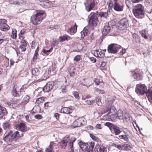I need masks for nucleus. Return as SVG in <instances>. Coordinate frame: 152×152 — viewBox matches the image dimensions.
Listing matches in <instances>:
<instances>
[{"mask_svg": "<svg viewBox=\"0 0 152 152\" xmlns=\"http://www.w3.org/2000/svg\"><path fill=\"white\" fill-rule=\"evenodd\" d=\"M73 94L75 99L78 100L80 99V97L79 96V94L77 91H74Z\"/></svg>", "mask_w": 152, "mask_h": 152, "instance_id": "obj_44", "label": "nucleus"}, {"mask_svg": "<svg viewBox=\"0 0 152 152\" xmlns=\"http://www.w3.org/2000/svg\"><path fill=\"white\" fill-rule=\"evenodd\" d=\"M146 87L145 84H138L136 85L135 91L138 94H143L146 92Z\"/></svg>", "mask_w": 152, "mask_h": 152, "instance_id": "obj_3", "label": "nucleus"}, {"mask_svg": "<svg viewBox=\"0 0 152 152\" xmlns=\"http://www.w3.org/2000/svg\"><path fill=\"white\" fill-rule=\"evenodd\" d=\"M121 46L118 45L111 44L108 46L107 51L109 53L115 54L118 52Z\"/></svg>", "mask_w": 152, "mask_h": 152, "instance_id": "obj_4", "label": "nucleus"}, {"mask_svg": "<svg viewBox=\"0 0 152 152\" xmlns=\"http://www.w3.org/2000/svg\"><path fill=\"white\" fill-rule=\"evenodd\" d=\"M95 143L94 142H91L89 143V148H91L93 149L94 145Z\"/></svg>", "mask_w": 152, "mask_h": 152, "instance_id": "obj_60", "label": "nucleus"}, {"mask_svg": "<svg viewBox=\"0 0 152 152\" xmlns=\"http://www.w3.org/2000/svg\"><path fill=\"white\" fill-rule=\"evenodd\" d=\"M113 7L115 10L118 12L123 11L124 5L122 4L118 3L117 0H113Z\"/></svg>", "mask_w": 152, "mask_h": 152, "instance_id": "obj_6", "label": "nucleus"}, {"mask_svg": "<svg viewBox=\"0 0 152 152\" xmlns=\"http://www.w3.org/2000/svg\"><path fill=\"white\" fill-rule=\"evenodd\" d=\"M14 136L15 140H16L19 138L22 137L23 136V134L21 132H20L18 131H16L14 133Z\"/></svg>", "mask_w": 152, "mask_h": 152, "instance_id": "obj_25", "label": "nucleus"}, {"mask_svg": "<svg viewBox=\"0 0 152 152\" xmlns=\"http://www.w3.org/2000/svg\"><path fill=\"white\" fill-rule=\"evenodd\" d=\"M77 29V26L76 23H75L74 26L71 27L68 29L67 32L70 34L73 35L76 32Z\"/></svg>", "mask_w": 152, "mask_h": 152, "instance_id": "obj_20", "label": "nucleus"}, {"mask_svg": "<svg viewBox=\"0 0 152 152\" xmlns=\"http://www.w3.org/2000/svg\"><path fill=\"white\" fill-rule=\"evenodd\" d=\"M90 136L94 141L96 142H98L99 141V139L93 134H90Z\"/></svg>", "mask_w": 152, "mask_h": 152, "instance_id": "obj_52", "label": "nucleus"}, {"mask_svg": "<svg viewBox=\"0 0 152 152\" xmlns=\"http://www.w3.org/2000/svg\"><path fill=\"white\" fill-rule=\"evenodd\" d=\"M84 119L81 118H79L75 121L73 123V125L74 127L80 126L81 125L84 124Z\"/></svg>", "mask_w": 152, "mask_h": 152, "instance_id": "obj_11", "label": "nucleus"}, {"mask_svg": "<svg viewBox=\"0 0 152 152\" xmlns=\"http://www.w3.org/2000/svg\"><path fill=\"white\" fill-rule=\"evenodd\" d=\"M17 31L15 29H13L12 34L11 35V37L12 39H15L17 36Z\"/></svg>", "mask_w": 152, "mask_h": 152, "instance_id": "obj_47", "label": "nucleus"}, {"mask_svg": "<svg viewBox=\"0 0 152 152\" xmlns=\"http://www.w3.org/2000/svg\"><path fill=\"white\" fill-rule=\"evenodd\" d=\"M114 146L118 148L119 150H124V149H125V147H127V145H116V144H114L113 145Z\"/></svg>", "mask_w": 152, "mask_h": 152, "instance_id": "obj_28", "label": "nucleus"}, {"mask_svg": "<svg viewBox=\"0 0 152 152\" xmlns=\"http://www.w3.org/2000/svg\"><path fill=\"white\" fill-rule=\"evenodd\" d=\"M7 113L6 108L0 105V118L3 116Z\"/></svg>", "mask_w": 152, "mask_h": 152, "instance_id": "obj_23", "label": "nucleus"}, {"mask_svg": "<svg viewBox=\"0 0 152 152\" xmlns=\"http://www.w3.org/2000/svg\"><path fill=\"white\" fill-rule=\"evenodd\" d=\"M75 140L76 138L74 137H72L70 138L68 135H66L61 141L60 144L62 147L65 148L67 144L68 143L67 146L68 148L69 152H76L74 151L73 145V143Z\"/></svg>", "mask_w": 152, "mask_h": 152, "instance_id": "obj_1", "label": "nucleus"}, {"mask_svg": "<svg viewBox=\"0 0 152 152\" xmlns=\"http://www.w3.org/2000/svg\"><path fill=\"white\" fill-rule=\"evenodd\" d=\"M79 145L82 151H86L88 145V144L83 143L81 141L79 142Z\"/></svg>", "mask_w": 152, "mask_h": 152, "instance_id": "obj_21", "label": "nucleus"}, {"mask_svg": "<svg viewBox=\"0 0 152 152\" xmlns=\"http://www.w3.org/2000/svg\"><path fill=\"white\" fill-rule=\"evenodd\" d=\"M89 59L93 63H95L96 61V59L93 57H91Z\"/></svg>", "mask_w": 152, "mask_h": 152, "instance_id": "obj_64", "label": "nucleus"}, {"mask_svg": "<svg viewBox=\"0 0 152 152\" xmlns=\"http://www.w3.org/2000/svg\"><path fill=\"white\" fill-rule=\"evenodd\" d=\"M30 99L29 97L28 96H26L24 98L22 103L24 104H26L29 101Z\"/></svg>", "mask_w": 152, "mask_h": 152, "instance_id": "obj_34", "label": "nucleus"}, {"mask_svg": "<svg viewBox=\"0 0 152 152\" xmlns=\"http://www.w3.org/2000/svg\"><path fill=\"white\" fill-rule=\"evenodd\" d=\"M88 32V31L86 28H84L83 30L81 32V38H83L84 37L87 35Z\"/></svg>", "mask_w": 152, "mask_h": 152, "instance_id": "obj_30", "label": "nucleus"}, {"mask_svg": "<svg viewBox=\"0 0 152 152\" xmlns=\"http://www.w3.org/2000/svg\"><path fill=\"white\" fill-rule=\"evenodd\" d=\"M99 15L101 17L106 18L108 16V14L107 12H100L99 13Z\"/></svg>", "mask_w": 152, "mask_h": 152, "instance_id": "obj_49", "label": "nucleus"}, {"mask_svg": "<svg viewBox=\"0 0 152 152\" xmlns=\"http://www.w3.org/2000/svg\"><path fill=\"white\" fill-rule=\"evenodd\" d=\"M54 143L53 142H51L48 148H47L45 150L46 152H53V148Z\"/></svg>", "mask_w": 152, "mask_h": 152, "instance_id": "obj_29", "label": "nucleus"}, {"mask_svg": "<svg viewBox=\"0 0 152 152\" xmlns=\"http://www.w3.org/2000/svg\"><path fill=\"white\" fill-rule=\"evenodd\" d=\"M110 27L109 26L108 23H106L104 26L103 29L102 34L104 36L106 35L110 32Z\"/></svg>", "mask_w": 152, "mask_h": 152, "instance_id": "obj_17", "label": "nucleus"}, {"mask_svg": "<svg viewBox=\"0 0 152 152\" xmlns=\"http://www.w3.org/2000/svg\"><path fill=\"white\" fill-rule=\"evenodd\" d=\"M70 75L71 76H73L75 75V69L73 67H71L69 71Z\"/></svg>", "mask_w": 152, "mask_h": 152, "instance_id": "obj_36", "label": "nucleus"}, {"mask_svg": "<svg viewBox=\"0 0 152 152\" xmlns=\"http://www.w3.org/2000/svg\"><path fill=\"white\" fill-rule=\"evenodd\" d=\"M117 118L119 119H128L129 117L127 114H123V113L121 110H118L117 112Z\"/></svg>", "mask_w": 152, "mask_h": 152, "instance_id": "obj_14", "label": "nucleus"}, {"mask_svg": "<svg viewBox=\"0 0 152 152\" xmlns=\"http://www.w3.org/2000/svg\"><path fill=\"white\" fill-rule=\"evenodd\" d=\"M104 125L109 127V128L110 129L113 127V125L111 123L109 122H106L105 123Z\"/></svg>", "mask_w": 152, "mask_h": 152, "instance_id": "obj_51", "label": "nucleus"}, {"mask_svg": "<svg viewBox=\"0 0 152 152\" xmlns=\"http://www.w3.org/2000/svg\"><path fill=\"white\" fill-rule=\"evenodd\" d=\"M0 29L3 31H7L10 29V27L7 25L4 24L0 26Z\"/></svg>", "mask_w": 152, "mask_h": 152, "instance_id": "obj_26", "label": "nucleus"}, {"mask_svg": "<svg viewBox=\"0 0 152 152\" xmlns=\"http://www.w3.org/2000/svg\"><path fill=\"white\" fill-rule=\"evenodd\" d=\"M34 118L37 119H40L42 118V117L40 114H37L34 116Z\"/></svg>", "mask_w": 152, "mask_h": 152, "instance_id": "obj_57", "label": "nucleus"}, {"mask_svg": "<svg viewBox=\"0 0 152 152\" xmlns=\"http://www.w3.org/2000/svg\"><path fill=\"white\" fill-rule=\"evenodd\" d=\"M100 69L102 70H105L106 69V63L105 62L102 61L100 66Z\"/></svg>", "mask_w": 152, "mask_h": 152, "instance_id": "obj_48", "label": "nucleus"}, {"mask_svg": "<svg viewBox=\"0 0 152 152\" xmlns=\"http://www.w3.org/2000/svg\"><path fill=\"white\" fill-rule=\"evenodd\" d=\"M113 130L115 135L118 134L121 132L119 127L115 126L113 127Z\"/></svg>", "mask_w": 152, "mask_h": 152, "instance_id": "obj_38", "label": "nucleus"}, {"mask_svg": "<svg viewBox=\"0 0 152 152\" xmlns=\"http://www.w3.org/2000/svg\"><path fill=\"white\" fill-rule=\"evenodd\" d=\"M54 85L53 82H50L48 83L43 88V91L45 92H48L51 90Z\"/></svg>", "mask_w": 152, "mask_h": 152, "instance_id": "obj_13", "label": "nucleus"}, {"mask_svg": "<svg viewBox=\"0 0 152 152\" xmlns=\"http://www.w3.org/2000/svg\"><path fill=\"white\" fill-rule=\"evenodd\" d=\"M26 45H21L20 46V48L22 50V51H24L26 50Z\"/></svg>", "mask_w": 152, "mask_h": 152, "instance_id": "obj_55", "label": "nucleus"}, {"mask_svg": "<svg viewBox=\"0 0 152 152\" xmlns=\"http://www.w3.org/2000/svg\"><path fill=\"white\" fill-rule=\"evenodd\" d=\"M95 100L96 102L98 105H101V97L98 96L96 98Z\"/></svg>", "mask_w": 152, "mask_h": 152, "instance_id": "obj_45", "label": "nucleus"}, {"mask_svg": "<svg viewBox=\"0 0 152 152\" xmlns=\"http://www.w3.org/2000/svg\"><path fill=\"white\" fill-rule=\"evenodd\" d=\"M80 58V55H78L76 56L74 58V60L75 61H79Z\"/></svg>", "mask_w": 152, "mask_h": 152, "instance_id": "obj_56", "label": "nucleus"}, {"mask_svg": "<svg viewBox=\"0 0 152 152\" xmlns=\"http://www.w3.org/2000/svg\"><path fill=\"white\" fill-rule=\"evenodd\" d=\"M132 35L134 39L136 42H138L140 41V39L138 35L134 33Z\"/></svg>", "mask_w": 152, "mask_h": 152, "instance_id": "obj_39", "label": "nucleus"}, {"mask_svg": "<svg viewBox=\"0 0 152 152\" xmlns=\"http://www.w3.org/2000/svg\"><path fill=\"white\" fill-rule=\"evenodd\" d=\"M128 25V20L126 18H123L119 22V28L121 30H124L126 29Z\"/></svg>", "mask_w": 152, "mask_h": 152, "instance_id": "obj_5", "label": "nucleus"}, {"mask_svg": "<svg viewBox=\"0 0 152 152\" xmlns=\"http://www.w3.org/2000/svg\"><path fill=\"white\" fill-rule=\"evenodd\" d=\"M112 107L109 106L107 107H104L103 109V110L102 111V113L104 114L108 111H110L111 109H112Z\"/></svg>", "mask_w": 152, "mask_h": 152, "instance_id": "obj_35", "label": "nucleus"}, {"mask_svg": "<svg viewBox=\"0 0 152 152\" xmlns=\"http://www.w3.org/2000/svg\"><path fill=\"white\" fill-rule=\"evenodd\" d=\"M58 44V43L57 41L56 40H53L52 43V45L53 46H55L56 45Z\"/></svg>", "mask_w": 152, "mask_h": 152, "instance_id": "obj_62", "label": "nucleus"}, {"mask_svg": "<svg viewBox=\"0 0 152 152\" xmlns=\"http://www.w3.org/2000/svg\"><path fill=\"white\" fill-rule=\"evenodd\" d=\"M141 36L142 37L144 38L145 39H148V37L147 36V32H146L145 30H143L140 31Z\"/></svg>", "mask_w": 152, "mask_h": 152, "instance_id": "obj_31", "label": "nucleus"}, {"mask_svg": "<svg viewBox=\"0 0 152 152\" xmlns=\"http://www.w3.org/2000/svg\"><path fill=\"white\" fill-rule=\"evenodd\" d=\"M94 35L93 34H91L90 36V38L89 42H88L87 43H89L91 42V41L94 39ZM87 43V42L86 43Z\"/></svg>", "mask_w": 152, "mask_h": 152, "instance_id": "obj_61", "label": "nucleus"}, {"mask_svg": "<svg viewBox=\"0 0 152 152\" xmlns=\"http://www.w3.org/2000/svg\"><path fill=\"white\" fill-rule=\"evenodd\" d=\"M106 149L104 146L97 145L95 148V152H104Z\"/></svg>", "mask_w": 152, "mask_h": 152, "instance_id": "obj_16", "label": "nucleus"}, {"mask_svg": "<svg viewBox=\"0 0 152 152\" xmlns=\"http://www.w3.org/2000/svg\"><path fill=\"white\" fill-rule=\"evenodd\" d=\"M146 94L148 100L151 103H152V92L148 91L146 93Z\"/></svg>", "mask_w": 152, "mask_h": 152, "instance_id": "obj_32", "label": "nucleus"}, {"mask_svg": "<svg viewBox=\"0 0 152 152\" xmlns=\"http://www.w3.org/2000/svg\"><path fill=\"white\" fill-rule=\"evenodd\" d=\"M94 102V100H86L85 101L86 104L88 105H91L93 104Z\"/></svg>", "mask_w": 152, "mask_h": 152, "instance_id": "obj_53", "label": "nucleus"}, {"mask_svg": "<svg viewBox=\"0 0 152 152\" xmlns=\"http://www.w3.org/2000/svg\"><path fill=\"white\" fill-rule=\"evenodd\" d=\"M67 91V89L66 87H63L61 90V92L63 94L66 93Z\"/></svg>", "mask_w": 152, "mask_h": 152, "instance_id": "obj_59", "label": "nucleus"}, {"mask_svg": "<svg viewBox=\"0 0 152 152\" xmlns=\"http://www.w3.org/2000/svg\"><path fill=\"white\" fill-rule=\"evenodd\" d=\"M70 38V37L69 36L66 35H62L59 37L60 41L61 42L66 40H69Z\"/></svg>", "mask_w": 152, "mask_h": 152, "instance_id": "obj_24", "label": "nucleus"}, {"mask_svg": "<svg viewBox=\"0 0 152 152\" xmlns=\"http://www.w3.org/2000/svg\"><path fill=\"white\" fill-rule=\"evenodd\" d=\"M132 77L134 79L137 80H142L143 78V76L141 73H137L134 71L132 72Z\"/></svg>", "mask_w": 152, "mask_h": 152, "instance_id": "obj_15", "label": "nucleus"}, {"mask_svg": "<svg viewBox=\"0 0 152 152\" xmlns=\"http://www.w3.org/2000/svg\"><path fill=\"white\" fill-rule=\"evenodd\" d=\"M97 16L96 13H94L91 15L89 21L90 25L91 26H96L97 21Z\"/></svg>", "mask_w": 152, "mask_h": 152, "instance_id": "obj_8", "label": "nucleus"}, {"mask_svg": "<svg viewBox=\"0 0 152 152\" xmlns=\"http://www.w3.org/2000/svg\"><path fill=\"white\" fill-rule=\"evenodd\" d=\"M49 77L48 72H46L42 76V80H45L47 79Z\"/></svg>", "mask_w": 152, "mask_h": 152, "instance_id": "obj_37", "label": "nucleus"}, {"mask_svg": "<svg viewBox=\"0 0 152 152\" xmlns=\"http://www.w3.org/2000/svg\"><path fill=\"white\" fill-rule=\"evenodd\" d=\"M44 101V97L39 98L36 100V103L38 104H39L43 102Z\"/></svg>", "mask_w": 152, "mask_h": 152, "instance_id": "obj_41", "label": "nucleus"}, {"mask_svg": "<svg viewBox=\"0 0 152 152\" xmlns=\"http://www.w3.org/2000/svg\"><path fill=\"white\" fill-rule=\"evenodd\" d=\"M36 12L37 13L35 15L40 18H42L41 16L44 14L45 12L42 10H37Z\"/></svg>", "mask_w": 152, "mask_h": 152, "instance_id": "obj_33", "label": "nucleus"}, {"mask_svg": "<svg viewBox=\"0 0 152 152\" xmlns=\"http://www.w3.org/2000/svg\"><path fill=\"white\" fill-rule=\"evenodd\" d=\"M10 124L7 122L4 123L3 125V127L4 129H5L9 127L10 126Z\"/></svg>", "mask_w": 152, "mask_h": 152, "instance_id": "obj_54", "label": "nucleus"}, {"mask_svg": "<svg viewBox=\"0 0 152 152\" xmlns=\"http://www.w3.org/2000/svg\"><path fill=\"white\" fill-rule=\"evenodd\" d=\"M134 0H126L125 2L126 6L128 8H129L131 5L132 4Z\"/></svg>", "mask_w": 152, "mask_h": 152, "instance_id": "obj_43", "label": "nucleus"}, {"mask_svg": "<svg viewBox=\"0 0 152 152\" xmlns=\"http://www.w3.org/2000/svg\"><path fill=\"white\" fill-rule=\"evenodd\" d=\"M84 4L86 9L88 12L91 10L95 6V3L92 0H86Z\"/></svg>", "mask_w": 152, "mask_h": 152, "instance_id": "obj_7", "label": "nucleus"}, {"mask_svg": "<svg viewBox=\"0 0 152 152\" xmlns=\"http://www.w3.org/2000/svg\"><path fill=\"white\" fill-rule=\"evenodd\" d=\"M73 109L69 107H64L61 109V112L64 113L68 114L72 112Z\"/></svg>", "mask_w": 152, "mask_h": 152, "instance_id": "obj_22", "label": "nucleus"}, {"mask_svg": "<svg viewBox=\"0 0 152 152\" xmlns=\"http://www.w3.org/2000/svg\"><path fill=\"white\" fill-rule=\"evenodd\" d=\"M42 20V18H40L36 15L32 16L31 18V22L35 25H36L40 23Z\"/></svg>", "mask_w": 152, "mask_h": 152, "instance_id": "obj_10", "label": "nucleus"}, {"mask_svg": "<svg viewBox=\"0 0 152 152\" xmlns=\"http://www.w3.org/2000/svg\"><path fill=\"white\" fill-rule=\"evenodd\" d=\"M94 55L96 57L99 58H103L104 56V50H96L94 51Z\"/></svg>", "mask_w": 152, "mask_h": 152, "instance_id": "obj_18", "label": "nucleus"}, {"mask_svg": "<svg viewBox=\"0 0 152 152\" xmlns=\"http://www.w3.org/2000/svg\"><path fill=\"white\" fill-rule=\"evenodd\" d=\"M17 86L15 85L13 88L12 91V93L13 95L15 96H17V91L16 90V89L17 88Z\"/></svg>", "mask_w": 152, "mask_h": 152, "instance_id": "obj_50", "label": "nucleus"}, {"mask_svg": "<svg viewBox=\"0 0 152 152\" xmlns=\"http://www.w3.org/2000/svg\"><path fill=\"white\" fill-rule=\"evenodd\" d=\"M93 84L91 80H89L87 81V83L86 84V86H89Z\"/></svg>", "mask_w": 152, "mask_h": 152, "instance_id": "obj_63", "label": "nucleus"}, {"mask_svg": "<svg viewBox=\"0 0 152 152\" xmlns=\"http://www.w3.org/2000/svg\"><path fill=\"white\" fill-rule=\"evenodd\" d=\"M13 145L11 144H9L6 145L4 148V149L5 151H9L13 148Z\"/></svg>", "mask_w": 152, "mask_h": 152, "instance_id": "obj_42", "label": "nucleus"}, {"mask_svg": "<svg viewBox=\"0 0 152 152\" xmlns=\"http://www.w3.org/2000/svg\"><path fill=\"white\" fill-rule=\"evenodd\" d=\"M32 73L33 75H37L39 73V70L37 68H35L32 70Z\"/></svg>", "mask_w": 152, "mask_h": 152, "instance_id": "obj_40", "label": "nucleus"}, {"mask_svg": "<svg viewBox=\"0 0 152 152\" xmlns=\"http://www.w3.org/2000/svg\"><path fill=\"white\" fill-rule=\"evenodd\" d=\"M133 12L136 17L141 18V16L144 14V7L141 4H138L135 6Z\"/></svg>", "mask_w": 152, "mask_h": 152, "instance_id": "obj_2", "label": "nucleus"}, {"mask_svg": "<svg viewBox=\"0 0 152 152\" xmlns=\"http://www.w3.org/2000/svg\"><path fill=\"white\" fill-rule=\"evenodd\" d=\"M119 137L121 139H123L124 140L126 141H128L129 140V138L126 135H122L119 136Z\"/></svg>", "mask_w": 152, "mask_h": 152, "instance_id": "obj_46", "label": "nucleus"}, {"mask_svg": "<svg viewBox=\"0 0 152 152\" xmlns=\"http://www.w3.org/2000/svg\"><path fill=\"white\" fill-rule=\"evenodd\" d=\"M17 129L20 130L21 132H25L27 131L26 125L23 123H20L17 127Z\"/></svg>", "mask_w": 152, "mask_h": 152, "instance_id": "obj_19", "label": "nucleus"}, {"mask_svg": "<svg viewBox=\"0 0 152 152\" xmlns=\"http://www.w3.org/2000/svg\"><path fill=\"white\" fill-rule=\"evenodd\" d=\"M14 133L12 131H10L8 134H6L3 138V140L6 142H8L11 140L15 139V137Z\"/></svg>", "mask_w": 152, "mask_h": 152, "instance_id": "obj_9", "label": "nucleus"}, {"mask_svg": "<svg viewBox=\"0 0 152 152\" xmlns=\"http://www.w3.org/2000/svg\"><path fill=\"white\" fill-rule=\"evenodd\" d=\"M7 20L4 19H0V24H4L7 23Z\"/></svg>", "mask_w": 152, "mask_h": 152, "instance_id": "obj_58", "label": "nucleus"}, {"mask_svg": "<svg viewBox=\"0 0 152 152\" xmlns=\"http://www.w3.org/2000/svg\"><path fill=\"white\" fill-rule=\"evenodd\" d=\"M116 109L115 107H112L109 112L108 113V115L110 116V118L113 119L117 118V113H115Z\"/></svg>", "mask_w": 152, "mask_h": 152, "instance_id": "obj_12", "label": "nucleus"}, {"mask_svg": "<svg viewBox=\"0 0 152 152\" xmlns=\"http://www.w3.org/2000/svg\"><path fill=\"white\" fill-rule=\"evenodd\" d=\"M10 3L14 4L20 5L23 2L22 0H9Z\"/></svg>", "mask_w": 152, "mask_h": 152, "instance_id": "obj_27", "label": "nucleus"}]
</instances>
